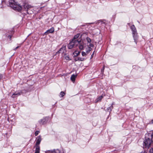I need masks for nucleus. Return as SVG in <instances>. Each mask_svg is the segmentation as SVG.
<instances>
[{
  "label": "nucleus",
  "instance_id": "14",
  "mask_svg": "<svg viewBox=\"0 0 153 153\" xmlns=\"http://www.w3.org/2000/svg\"><path fill=\"white\" fill-rule=\"evenodd\" d=\"M76 77V75H75L74 74H73L72 75L71 78V80L73 82H74L75 80V78Z\"/></svg>",
  "mask_w": 153,
  "mask_h": 153
},
{
  "label": "nucleus",
  "instance_id": "32",
  "mask_svg": "<svg viewBox=\"0 0 153 153\" xmlns=\"http://www.w3.org/2000/svg\"><path fill=\"white\" fill-rule=\"evenodd\" d=\"M94 54V52L93 53V54L91 55V58H93V56Z\"/></svg>",
  "mask_w": 153,
  "mask_h": 153
},
{
  "label": "nucleus",
  "instance_id": "10",
  "mask_svg": "<svg viewBox=\"0 0 153 153\" xmlns=\"http://www.w3.org/2000/svg\"><path fill=\"white\" fill-rule=\"evenodd\" d=\"M54 28L52 27L50 29L48 30L45 33V34H46L49 33H52L54 32Z\"/></svg>",
  "mask_w": 153,
  "mask_h": 153
},
{
  "label": "nucleus",
  "instance_id": "16",
  "mask_svg": "<svg viewBox=\"0 0 153 153\" xmlns=\"http://www.w3.org/2000/svg\"><path fill=\"white\" fill-rule=\"evenodd\" d=\"M65 47H62L59 50L58 52L60 53L64 52V51L65 50Z\"/></svg>",
  "mask_w": 153,
  "mask_h": 153
},
{
  "label": "nucleus",
  "instance_id": "13",
  "mask_svg": "<svg viewBox=\"0 0 153 153\" xmlns=\"http://www.w3.org/2000/svg\"><path fill=\"white\" fill-rule=\"evenodd\" d=\"M98 23L99 25H101L102 26H104L105 25V23L104 20H99L98 22Z\"/></svg>",
  "mask_w": 153,
  "mask_h": 153
},
{
  "label": "nucleus",
  "instance_id": "12",
  "mask_svg": "<svg viewBox=\"0 0 153 153\" xmlns=\"http://www.w3.org/2000/svg\"><path fill=\"white\" fill-rule=\"evenodd\" d=\"M80 35L79 34H77L76 35L74 36V37L73 38V39H72V40H80L81 39H77L79 37Z\"/></svg>",
  "mask_w": 153,
  "mask_h": 153
},
{
  "label": "nucleus",
  "instance_id": "6",
  "mask_svg": "<svg viewBox=\"0 0 153 153\" xmlns=\"http://www.w3.org/2000/svg\"><path fill=\"white\" fill-rule=\"evenodd\" d=\"M76 41V40H72V41L69 43L68 45V48L69 49L72 48H73L74 47V46H76L75 45Z\"/></svg>",
  "mask_w": 153,
  "mask_h": 153
},
{
  "label": "nucleus",
  "instance_id": "30",
  "mask_svg": "<svg viewBox=\"0 0 153 153\" xmlns=\"http://www.w3.org/2000/svg\"><path fill=\"white\" fill-rule=\"evenodd\" d=\"M8 37L9 38V39H11V36H10V35H9L8 36Z\"/></svg>",
  "mask_w": 153,
  "mask_h": 153
},
{
  "label": "nucleus",
  "instance_id": "7",
  "mask_svg": "<svg viewBox=\"0 0 153 153\" xmlns=\"http://www.w3.org/2000/svg\"><path fill=\"white\" fill-rule=\"evenodd\" d=\"M22 92L21 91H19L16 92L15 93H13L12 94V96H11V97L13 98L16 97L22 94Z\"/></svg>",
  "mask_w": 153,
  "mask_h": 153
},
{
  "label": "nucleus",
  "instance_id": "8",
  "mask_svg": "<svg viewBox=\"0 0 153 153\" xmlns=\"http://www.w3.org/2000/svg\"><path fill=\"white\" fill-rule=\"evenodd\" d=\"M45 153H61L60 151L58 149H54L52 151L48 150L45 152Z\"/></svg>",
  "mask_w": 153,
  "mask_h": 153
},
{
  "label": "nucleus",
  "instance_id": "20",
  "mask_svg": "<svg viewBox=\"0 0 153 153\" xmlns=\"http://www.w3.org/2000/svg\"><path fill=\"white\" fill-rule=\"evenodd\" d=\"M88 47H90V48L91 47H93L94 46V45L92 44L91 43V42L90 43H89L88 44Z\"/></svg>",
  "mask_w": 153,
  "mask_h": 153
},
{
  "label": "nucleus",
  "instance_id": "21",
  "mask_svg": "<svg viewBox=\"0 0 153 153\" xmlns=\"http://www.w3.org/2000/svg\"><path fill=\"white\" fill-rule=\"evenodd\" d=\"M103 98V97L102 96H100L97 99V101L98 102L99 101H100Z\"/></svg>",
  "mask_w": 153,
  "mask_h": 153
},
{
  "label": "nucleus",
  "instance_id": "9",
  "mask_svg": "<svg viewBox=\"0 0 153 153\" xmlns=\"http://www.w3.org/2000/svg\"><path fill=\"white\" fill-rule=\"evenodd\" d=\"M41 140L42 139L41 136H39L36 137V146H38L40 144Z\"/></svg>",
  "mask_w": 153,
  "mask_h": 153
},
{
  "label": "nucleus",
  "instance_id": "35",
  "mask_svg": "<svg viewBox=\"0 0 153 153\" xmlns=\"http://www.w3.org/2000/svg\"><path fill=\"white\" fill-rule=\"evenodd\" d=\"M141 153H142V152H141Z\"/></svg>",
  "mask_w": 153,
  "mask_h": 153
},
{
  "label": "nucleus",
  "instance_id": "19",
  "mask_svg": "<svg viewBox=\"0 0 153 153\" xmlns=\"http://www.w3.org/2000/svg\"><path fill=\"white\" fill-rule=\"evenodd\" d=\"M86 39L87 40V41L88 42V44L89 43H90L91 42V39L88 37H87L86 38Z\"/></svg>",
  "mask_w": 153,
  "mask_h": 153
},
{
  "label": "nucleus",
  "instance_id": "25",
  "mask_svg": "<svg viewBox=\"0 0 153 153\" xmlns=\"http://www.w3.org/2000/svg\"><path fill=\"white\" fill-rule=\"evenodd\" d=\"M39 133V131H36L35 133V134L36 136H37Z\"/></svg>",
  "mask_w": 153,
  "mask_h": 153
},
{
  "label": "nucleus",
  "instance_id": "17",
  "mask_svg": "<svg viewBox=\"0 0 153 153\" xmlns=\"http://www.w3.org/2000/svg\"><path fill=\"white\" fill-rule=\"evenodd\" d=\"M92 48L90 47H88V48L86 49V52L87 53H88L92 50Z\"/></svg>",
  "mask_w": 153,
  "mask_h": 153
},
{
  "label": "nucleus",
  "instance_id": "27",
  "mask_svg": "<svg viewBox=\"0 0 153 153\" xmlns=\"http://www.w3.org/2000/svg\"><path fill=\"white\" fill-rule=\"evenodd\" d=\"M149 153H153V148H151L149 150Z\"/></svg>",
  "mask_w": 153,
  "mask_h": 153
},
{
  "label": "nucleus",
  "instance_id": "15",
  "mask_svg": "<svg viewBox=\"0 0 153 153\" xmlns=\"http://www.w3.org/2000/svg\"><path fill=\"white\" fill-rule=\"evenodd\" d=\"M40 148L39 146H36L35 152L34 153H39Z\"/></svg>",
  "mask_w": 153,
  "mask_h": 153
},
{
  "label": "nucleus",
  "instance_id": "4",
  "mask_svg": "<svg viewBox=\"0 0 153 153\" xmlns=\"http://www.w3.org/2000/svg\"><path fill=\"white\" fill-rule=\"evenodd\" d=\"M76 46H78L79 49L80 50H83L86 46L85 44L81 40H76L75 42Z\"/></svg>",
  "mask_w": 153,
  "mask_h": 153
},
{
  "label": "nucleus",
  "instance_id": "1",
  "mask_svg": "<svg viewBox=\"0 0 153 153\" xmlns=\"http://www.w3.org/2000/svg\"><path fill=\"white\" fill-rule=\"evenodd\" d=\"M9 5L10 7L13 10L19 11L22 10L23 7L25 10L27 11V13L28 14H32L33 11L30 9L32 8V7L27 4H25L23 5H22L20 4H17L14 0H9Z\"/></svg>",
  "mask_w": 153,
  "mask_h": 153
},
{
  "label": "nucleus",
  "instance_id": "2",
  "mask_svg": "<svg viewBox=\"0 0 153 153\" xmlns=\"http://www.w3.org/2000/svg\"><path fill=\"white\" fill-rule=\"evenodd\" d=\"M153 142V140L151 137V133L145 134V137L143 142V147L146 149L149 148Z\"/></svg>",
  "mask_w": 153,
  "mask_h": 153
},
{
  "label": "nucleus",
  "instance_id": "26",
  "mask_svg": "<svg viewBox=\"0 0 153 153\" xmlns=\"http://www.w3.org/2000/svg\"><path fill=\"white\" fill-rule=\"evenodd\" d=\"M104 68V66H103L102 68L101 69V73H102V74H103V73Z\"/></svg>",
  "mask_w": 153,
  "mask_h": 153
},
{
  "label": "nucleus",
  "instance_id": "31",
  "mask_svg": "<svg viewBox=\"0 0 153 153\" xmlns=\"http://www.w3.org/2000/svg\"><path fill=\"white\" fill-rule=\"evenodd\" d=\"M19 47V46H17V47L16 48H15V49H14V50L15 51H16L17 49H18Z\"/></svg>",
  "mask_w": 153,
  "mask_h": 153
},
{
  "label": "nucleus",
  "instance_id": "34",
  "mask_svg": "<svg viewBox=\"0 0 153 153\" xmlns=\"http://www.w3.org/2000/svg\"><path fill=\"white\" fill-rule=\"evenodd\" d=\"M80 53V52H79L78 53V54H77V55H78Z\"/></svg>",
  "mask_w": 153,
  "mask_h": 153
},
{
  "label": "nucleus",
  "instance_id": "28",
  "mask_svg": "<svg viewBox=\"0 0 153 153\" xmlns=\"http://www.w3.org/2000/svg\"><path fill=\"white\" fill-rule=\"evenodd\" d=\"M3 76L2 74H0V80L2 78Z\"/></svg>",
  "mask_w": 153,
  "mask_h": 153
},
{
  "label": "nucleus",
  "instance_id": "18",
  "mask_svg": "<svg viewBox=\"0 0 153 153\" xmlns=\"http://www.w3.org/2000/svg\"><path fill=\"white\" fill-rule=\"evenodd\" d=\"M64 58L66 60H71L68 55H65L64 56Z\"/></svg>",
  "mask_w": 153,
  "mask_h": 153
},
{
  "label": "nucleus",
  "instance_id": "11",
  "mask_svg": "<svg viewBox=\"0 0 153 153\" xmlns=\"http://www.w3.org/2000/svg\"><path fill=\"white\" fill-rule=\"evenodd\" d=\"M113 104L114 103H113L110 107L107 108L106 111L107 112H109L110 113L113 108Z\"/></svg>",
  "mask_w": 153,
  "mask_h": 153
},
{
  "label": "nucleus",
  "instance_id": "3",
  "mask_svg": "<svg viewBox=\"0 0 153 153\" xmlns=\"http://www.w3.org/2000/svg\"><path fill=\"white\" fill-rule=\"evenodd\" d=\"M130 28L132 31V35L134 42L137 43V40L138 39V36L136 29L134 25H133L130 27Z\"/></svg>",
  "mask_w": 153,
  "mask_h": 153
},
{
  "label": "nucleus",
  "instance_id": "33",
  "mask_svg": "<svg viewBox=\"0 0 153 153\" xmlns=\"http://www.w3.org/2000/svg\"><path fill=\"white\" fill-rule=\"evenodd\" d=\"M151 122L152 123H153V120H152V121H151Z\"/></svg>",
  "mask_w": 153,
  "mask_h": 153
},
{
  "label": "nucleus",
  "instance_id": "24",
  "mask_svg": "<svg viewBox=\"0 0 153 153\" xmlns=\"http://www.w3.org/2000/svg\"><path fill=\"white\" fill-rule=\"evenodd\" d=\"M82 55L83 56H86L87 55L86 53L84 51L82 52Z\"/></svg>",
  "mask_w": 153,
  "mask_h": 153
},
{
  "label": "nucleus",
  "instance_id": "22",
  "mask_svg": "<svg viewBox=\"0 0 153 153\" xmlns=\"http://www.w3.org/2000/svg\"><path fill=\"white\" fill-rule=\"evenodd\" d=\"M85 60V58H81V57H78L77 60L81 61H83Z\"/></svg>",
  "mask_w": 153,
  "mask_h": 153
},
{
  "label": "nucleus",
  "instance_id": "5",
  "mask_svg": "<svg viewBox=\"0 0 153 153\" xmlns=\"http://www.w3.org/2000/svg\"><path fill=\"white\" fill-rule=\"evenodd\" d=\"M48 119L49 117H44L39 121V123L40 125L44 124L45 123H46V122L48 121Z\"/></svg>",
  "mask_w": 153,
  "mask_h": 153
},
{
  "label": "nucleus",
  "instance_id": "29",
  "mask_svg": "<svg viewBox=\"0 0 153 153\" xmlns=\"http://www.w3.org/2000/svg\"><path fill=\"white\" fill-rule=\"evenodd\" d=\"M151 137H152V139L153 140V132H152V133H151Z\"/></svg>",
  "mask_w": 153,
  "mask_h": 153
},
{
  "label": "nucleus",
  "instance_id": "23",
  "mask_svg": "<svg viewBox=\"0 0 153 153\" xmlns=\"http://www.w3.org/2000/svg\"><path fill=\"white\" fill-rule=\"evenodd\" d=\"M60 95L61 96V97H63L64 96L65 94V93L63 91H61L60 93Z\"/></svg>",
  "mask_w": 153,
  "mask_h": 153
}]
</instances>
